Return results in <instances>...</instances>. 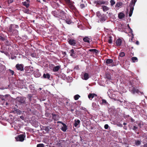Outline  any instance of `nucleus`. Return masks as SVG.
<instances>
[{
  "instance_id": "nucleus-1",
  "label": "nucleus",
  "mask_w": 147,
  "mask_h": 147,
  "mask_svg": "<svg viewBox=\"0 0 147 147\" xmlns=\"http://www.w3.org/2000/svg\"><path fill=\"white\" fill-rule=\"evenodd\" d=\"M52 14L55 17L57 18L61 17V19L65 18L67 14L62 10L59 9L52 12Z\"/></svg>"
},
{
  "instance_id": "nucleus-2",
  "label": "nucleus",
  "mask_w": 147,
  "mask_h": 147,
  "mask_svg": "<svg viewBox=\"0 0 147 147\" xmlns=\"http://www.w3.org/2000/svg\"><path fill=\"white\" fill-rule=\"evenodd\" d=\"M26 98L24 97H18L17 98V100L20 105L24 106H25L26 105Z\"/></svg>"
},
{
  "instance_id": "nucleus-3",
  "label": "nucleus",
  "mask_w": 147,
  "mask_h": 147,
  "mask_svg": "<svg viewBox=\"0 0 147 147\" xmlns=\"http://www.w3.org/2000/svg\"><path fill=\"white\" fill-rule=\"evenodd\" d=\"M18 28V25L11 24L9 28V30L10 32H11L14 34H18V31L16 29Z\"/></svg>"
},
{
  "instance_id": "nucleus-4",
  "label": "nucleus",
  "mask_w": 147,
  "mask_h": 147,
  "mask_svg": "<svg viewBox=\"0 0 147 147\" xmlns=\"http://www.w3.org/2000/svg\"><path fill=\"white\" fill-rule=\"evenodd\" d=\"M137 1V0H131V1L129 5V6L130 8V11L129 14V17H131L132 16L134 9V6Z\"/></svg>"
},
{
  "instance_id": "nucleus-5",
  "label": "nucleus",
  "mask_w": 147,
  "mask_h": 147,
  "mask_svg": "<svg viewBox=\"0 0 147 147\" xmlns=\"http://www.w3.org/2000/svg\"><path fill=\"white\" fill-rule=\"evenodd\" d=\"M68 40L69 44L71 46L78 47L80 45L79 43L74 39L71 38Z\"/></svg>"
},
{
  "instance_id": "nucleus-6",
  "label": "nucleus",
  "mask_w": 147,
  "mask_h": 147,
  "mask_svg": "<svg viewBox=\"0 0 147 147\" xmlns=\"http://www.w3.org/2000/svg\"><path fill=\"white\" fill-rule=\"evenodd\" d=\"M129 90L133 94H135V93H139L140 91L138 89V88L137 87H135L133 86H131L129 87ZM140 92L142 94H143L142 92Z\"/></svg>"
},
{
  "instance_id": "nucleus-7",
  "label": "nucleus",
  "mask_w": 147,
  "mask_h": 147,
  "mask_svg": "<svg viewBox=\"0 0 147 147\" xmlns=\"http://www.w3.org/2000/svg\"><path fill=\"white\" fill-rule=\"evenodd\" d=\"M25 136L23 134H20L18 136V137H16V141L23 142Z\"/></svg>"
},
{
  "instance_id": "nucleus-8",
  "label": "nucleus",
  "mask_w": 147,
  "mask_h": 147,
  "mask_svg": "<svg viewBox=\"0 0 147 147\" xmlns=\"http://www.w3.org/2000/svg\"><path fill=\"white\" fill-rule=\"evenodd\" d=\"M52 119L54 121H57L59 120V119L60 118V116L58 114H55L54 113L52 114Z\"/></svg>"
},
{
  "instance_id": "nucleus-9",
  "label": "nucleus",
  "mask_w": 147,
  "mask_h": 147,
  "mask_svg": "<svg viewBox=\"0 0 147 147\" xmlns=\"http://www.w3.org/2000/svg\"><path fill=\"white\" fill-rule=\"evenodd\" d=\"M16 67L18 70L20 71L24 70V66L22 64H17L16 65Z\"/></svg>"
},
{
  "instance_id": "nucleus-10",
  "label": "nucleus",
  "mask_w": 147,
  "mask_h": 147,
  "mask_svg": "<svg viewBox=\"0 0 147 147\" xmlns=\"http://www.w3.org/2000/svg\"><path fill=\"white\" fill-rule=\"evenodd\" d=\"M62 19L64 20L66 22L69 24H70L71 22V20L69 18L67 15L65 16V18H63Z\"/></svg>"
},
{
  "instance_id": "nucleus-11",
  "label": "nucleus",
  "mask_w": 147,
  "mask_h": 147,
  "mask_svg": "<svg viewBox=\"0 0 147 147\" xmlns=\"http://www.w3.org/2000/svg\"><path fill=\"white\" fill-rule=\"evenodd\" d=\"M76 53L74 51L73 49H72L70 51L69 53L70 54V55L72 57L74 58H76L77 57V55H76Z\"/></svg>"
},
{
  "instance_id": "nucleus-12",
  "label": "nucleus",
  "mask_w": 147,
  "mask_h": 147,
  "mask_svg": "<svg viewBox=\"0 0 147 147\" xmlns=\"http://www.w3.org/2000/svg\"><path fill=\"white\" fill-rule=\"evenodd\" d=\"M97 95L94 93H90L88 96V98L91 100L93 98L97 97Z\"/></svg>"
},
{
  "instance_id": "nucleus-13",
  "label": "nucleus",
  "mask_w": 147,
  "mask_h": 147,
  "mask_svg": "<svg viewBox=\"0 0 147 147\" xmlns=\"http://www.w3.org/2000/svg\"><path fill=\"white\" fill-rule=\"evenodd\" d=\"M122 40L120 38L118 39L116 41V44L117 46H120L121 45L122 43Z\"/></svg>"
},
{
  "instance_id": "nucleus-14",
  "label": "nucleus",
  "mask_w": 147,
  "mask_h": 147,
  "mask_svg": "<svg viewBox=\"0 0 147 147\" xmlns=\"http://www.w3.org/2000/svg\"><path fill=\"white\" fill-rule=\"evenodd\" d=\"M62 125L63 126L61 127V129L63 131L65 132L67 129V126L64 123L62 124Z\"/></svg>"
},
{
  "instance_id": "nucleus-15",
  "label": "nucleus",
  "mask_w": 147,
  "mask_h": 147,
  "mask_svg": "<svg viewBox=\"0 0 147 147\" xmlns=\"http://www.w3.org/2000/svg\"><path fill=\"white\" fill-rule=\"evenodd\" d=\"M51 75L48 73L46 74H44L43 75V77L44 78L47 79L48 80H50V78Z\"/></svg>"
},
{
  "instance_id": "nucleus-16",
  "label": "nucleus",
  "mask_w": 147,
  "mask_h": 147,
  "mask_svg": "<svg viewBox=\"0 0 147 147\" xmlns=\"http://www.w3.org/2000/svg\"><path fill=\"white\" fill-rule=\"evenodd\" d=\"M113 62V60L111 59H107L106 61V63L107 65H108L109 64L112 63Z\"/></svg>"
},
{
  "instance_id": "nucleus-17",
  "label": "nucleus",
  "mask_w": 147,
  "mask_h": 147,
  "mask_svg": "<svg viewBox=\"0 0 147 147\" xmlns=\"http://www.w3.org/2000/svg\"><path fill=\"white\" fill-rule=\"evenodd\" d=\"M60 66L58 65L53 68V71L54 72L58 71L60 68Z\"/></svg>"
},
{
  "instance_id": "nucleus-18",
  "label": "nucleus",
  "mask_w": 147,
  "mask_h": 147,
  "mask_svg": "<svg viewBox=\"0 0 147 147\" xmlns=\"http://www.w3.org/2000/svg\"><path fill=\"white\" fill-rule=\"evenodd\" d=\"M84 78H83V79H84L85 80H88L89 78V75L87 73H85L84 74Z\"/></svg>"
},
{
  "instance_id": "nucleus-19",
  "label": "nucleus",
  "mask_w": 147,
  "mask_h": 147,
  "mask_svg": "<svg viewBox=\"0 0 147 147\" xmlns=\"http://www.w3.org/2000/svg\"><path fill=\"white\" fill-rule=\"evenodd\" d=\"M80 123V121L78 119L75 120V123H74V126L75 127H77V126Z\"/></svg>"
},
{
  "instance_id": "nucleus-20",
  "label": "nucleus",
  "mask_w": 147,
  "mask_h": 147,
  "mask_svg": "<svg viewBox=\"0 0 147 147\" xmlns=\"http://www.w3.org/2000/svg\"><path fill=\"white\" fill-rule=\"evenodd\" d=\"M0 40L3 41L5 40V35L3 34H0Z\"/></svg>"
},
{
  "instance_id": "nucleus-21",
  "label": "nucleus",
  "mask_w": 147,
  "mask_h": 147,
  "mask_svg": "<svg viewBox=\"0 0 147 147\" xmlns=\"http://www.w3.org/2000/svg\"><path fill=\"white\" fill-rule=\"evenodd\" d=\"M125 16V15L122 13H120L118 14V18L119 19H121Z\"/></svg>"
},
{
  "instance_id": "nucleus-22",
  "label": "nucleus",
  "mask_w": 147,
  "mask_h": 147,
  "mask_svg": "<svg viewBox=\"0 0 147 147\" xmlns=\"http://www.w3.org/2000/svg\"><path fill=\"white\" fill-rule=\"evenodd\" d=\"M105 2L103 1H98L96 2L97 5H102L105 4Z\"/></svg>"
},
{
  "instance_id": "nucleus-23",
  "label": "nucleus",
  "mask_w": 147,
  "mask_h": 147,
  "mask_svg": "<svg viewBox=\"0 0 147 147\" xmlns=\"http://www.w3.org/2000/svg\"><path fill=\"white\" fill-rule=\"evenodd\" d=\"M90 38L88 37H85L83 38V40L84 42L88 43L90 42Z\"/></svg>"
},
{
  "instance_id": "nucleus-24",
  "label": "nucleus",
  "mask_w": 147,
  "mask_h": 147,
  "mask_svg": "<svg viewBox=\"0 0 147 147\" xmlns=\"http://www.w3.org/2000/svg\"><path fill=\"white\" fill-rule=\"evenodd\" d=\"M102 8L104 11H106L109 9V8L106 6H102Z\"/></svg>"
},
{
  "instance_id": "nucleus-25",
  "label": "nucleus",
  "mask_w": 147,
  "mask_h": 147,
  "mask_svg": "<svg viewBox=\"0 0 147 147\" xmlns=\"http://www.w3.org/2000/svg\"><path fill=\"white\" fill-rule=\"evenodd\" d=\"M92 106L95 109H97V107L98 106V105H97L96 104L95 102H93L92 103Z\"/></svg>"
},
{
  "instance_id": "nucleus-26",
  "label": "nucleus",
  "mask_w": 147,
  "mask_h": 147,
  "mask_svg": "<svg viewBox=\"0 0 147 147\" xmlns=\"http://www.w3.org/2000/svg\"><path fill=\"white\" fill-rule=\"evenodd\" d=\"M70 8L72 9H74L75 8L74 6L71 3L68 4Z\"/></svg>"
},
{
  "instance_id": "nucleus-27",
  "label": "nucleus",
  "mask_w": 147,
  "mask_h": 147,
  "mask_svg": "<svg viewBox=\"0 0 147 147\" xmlns=\"http://www.w3.org/2000/svg\"><path fill=\"white\" fill-rule=\"evenodd\" d=\"M105 77L106 78L109 80H111V76L109 74H106Z\"/></svg>"
},
{
  "instance_id": "nucleus-28",
  "label": "nucleus",
  "mask_w": 147,
  "mask_h": 147,
  "mask_svg": "<svg viewBox=\"0 0 147 147\" xmlns=\"http://www.w3.org/2000/svg\"><path fill=\"white\" fill-rule=\"evenodd\" d=\"M49 126L45 127H44V129L47 132H48L50 130V129H51V128H49Z\"/></svg>"
},
{
  "instance_id": "nucleus-29",
  "label": "nucleus",
  "mask_w": 147,
  "mask_h": 147,
  "mask_svg": "<svg viewBox=\"0 0 147 147\" xmlns=\"http://www.w3.org/2000/svg\"><path fill=\"white\" fill-rule=\"evenodd\" d=\"M25 6L26 8L29 7L30 5L29 3H27L25 1L22 3Z\"/></svg>"
},
{
  "instance_id": "nucleus-30",
  "label": "nucleus",
  "mask_w": 147,
  "mask_h": 147,
  "mask_svg": "<svg viewBox=\"0 0 147 147\" xmlns=\"http://www.w3.org/2000/svg\"><path fill=\"white\" fill-rule=\"evenodd\" d=\"M131 59L133 62H135L136 61L137 62L138 60L137 58L136 57H132L131 58Z\"/></svg>"
},
{
  "instance_id": "nucleus-31",
  "label": "nucleus",
  "mask_w": 147,
  "mask_h": 147,
  "mask_svg": "<svg viewBox=\"0 0 147 147\" xmlns=\"http://www.w3.org/2000/svg\"><path fill=\"white\" fill-rule=\"evenodd\" d=\"M102 102L101 103V104L102 105H104L107 103V102L106 100L105 99H102Z\"/></svg>"
},
{
  "instance_id": "nucleus-32",
  "label": "nucleus",
  "mask_w": 147,
  "mask_h": 147,
  "mask_svg": "<svg viewBox=\"0 0 147 147\" xmlns=\"http://www.w3.org/2000/svg\"><path fill=\"white\" fill-rule=\"evenodd\" d=\"M112 37L111 36H109V39H108V42L109 44H111L112 42Z\"/></svg>"
},
{
  "instance_id": "nucleus-33",
  "label": "nucleus",
  "mask_w": 147,
  "mask_h": 147,
  "mask_svg": "<svg viewBox=\"0 0 147 147\" xmlns=\"http://www.w3.org/2000/svg\"><path fill=\"white\" fill-rule=\"evenodd\" d=\"M80 96L78 94H76L74 96V98L75 100H77L80 97Z\"/></svg>"
},
{
  "instance_id": "nucleus-34",
  "label": "nucleus",
  "mask_w": 147,
  "mask_h": 147,
  "mask_svg": "<svg viewBox=\"0 0 147 147\" xmlns=\"http://www.w3.org/2000/svg\"><path fill=\"white\" fill-rule=\"evenodd\" d=\"M122 3L121 2L117 3H116L115 5V7H120L121 5H122Z\"/></svg>"
},
{
  "instance_id": "nucleus-35",
  "label": "nucleus",
  "mask_w": 147,
  "mask_h": 147,
  "mask_svg": "<svg viewBox=\"0 0 147 147\" xmlns=\"http://www.w3.org/2000/svg\"><path fill=\"white\" fill-rule=\"evenodd\" d=\"M45 115L46 117H51V113H49L48 112H46Z\"/></svg>"
},
{
  "instance_id": "nucleus-36",
  "label": "nucleus",
  "mask_w": 147,
  "mask_h": 147,
  "mask_svg": "<svg viewBox=\"0 0 147 147\" xmlns=\"http://www.w3.org/2000/svg\"><path fill=\"white\" fill-rule=\"evenodd\" d=\"M89 51L90 52H95V53H97L98 52L97 50L95 49H90L89 50Z\"/></svg>"
},
{
  "instance_id": "nucleus-37",
  "label": "nucleus",
  "mask_w": 147,
  "mask_h": 147,
  "mask_svg": "<svg viewBox=\"0 0 147 147\" xmlns=\"http://www.w3.org/2000/svg\"><path fill=\"white\" fill-rule=\"evenodd\" d=\"M141 142L139 140H137L135 142V144L136 146H138L141 144Z\"/></svg>"
},
{
  "instance_id": "nucleus-38",
  "label": "nucleus",
  "mask_w": 147,
  "mask_h": 147,
  "mask_svg": "<svg viewBox=\"0 0 147 147\" xmlns=\"http://www.w3.org/2000/svg\"><path fill=\"white\" fill-rule=\"evenodd\" d=\"M111 6L115 4V2L114 0H111L110 1Z\"/></svg>"
},
{
  "instance_id": "nucleus-39",
  "label": "nucleus",
  "mask_w": 147,
  "mask_h": 147,
  "mask_svg": "<svg viewBox=\"0 0 147 147\" xmlns=\"http://www.w3.org/2000/svg\"><path fill=\"white\" fill-rule=\"evenodd\" d=\"M32 97V96L30 94H28V95L27 98L29 99V101H31V98Z\"/></svg>"
},
{
  "instance_id": "nucleus-40",
  "label": "nucleus",
  "mask_w": 147,
  "mask_h": 147,
  "mask_svg": "<svg viewBox=\"0 0 147 147\" xmlns=\"http://www.w3.org/2000/svg\"><path fill=\"white\" fill-rule=\"evenodd\" d=\"M96 15L99 18H101V16H102V15H101L99 11H98L96 13Z\"/></svg>"
},
{
  "instance_id": "nucleus-41",
  "label": "nucleus",
  "mask_w": 147,
  "mask_h": 147,
  "mask_svg": "<svg viewBox=\"0 0 147 147\" xmlns=\"http://www.w3.org/2000/svg\"><path fill=\"white\" fill-rule=\"evenodd\" d=\"M53 4L55 6V7H54V8H57L59 7V5L58 4L56 3H55V2L53 3Z\"/></svg>"
},
{
  "instance_id": "nucleus-42",
  "label": "nucleus",
  "mask_w": 147,
  "mask_h": 147,
  "mask_svg": "<svg viewBox=\"0 0 147 147\" xmlns=\"http://www.w3.org/2000/svg\"><path fill=\"white\" fill-rule=\"evenodd\" d=\"M125 55V54L124 52H121L120 53L119 56L121 57H123Z\"/></svg>"
},
{
  "instance_id": "nucleus-43",
  "label": "nucleus",
  "mask_w": 147,
  "mask_h": 147,
  "mask_svg": "<svg viewBox=\"0 0 147 147\" xmlns=\"http://www.w3.org/2000/svg\"><path fill=\"white\" fill-rule=\"evenodd\" d=\"M37 147H44V145L42 144H39L37 145Z\"/></svg>"
},
{
  "instance_id": "nucleus-44",
  "label": "nucleus",
  "mask_w": 147,
  "mask_h": 147,
  "mask_svg": "<svg viewBox=\"0 0 147 147\" xmlns=\"http://www.w3.org/2000/svg\"><path fill=\"white\" fill-rule=\"evenodd\" d=\"M100 21H104L106 20V18L104 17H102L101 16V18H100Z\"/></svg>"
},
{
  "instance_id": "nucleus-45",
  "label": "nucleus",
  "mask_w": 147,
  "mask_h": 147,
  "mask_svg": "<svg viewBox=\"0 0 147 147\" xmlns=\"http://www.w3.org/2000/svg\"><path fill=\"white\" fill-rule=\"evenodd\" d=\"M9 71L10 74H11L12 75H13L14 73V72L12 70L10 69H9Z\"/></svg>"
},
{
  "instance_id": "nucleus-46",
  "label": "nucleus",
  "mask_w": 147,
  "mask_h": 147,
  "mask_svg": "<svg viewBox=\"0 0 147 147\" xmlns=\"http://www.w3.org/2000/svg\"><path fill=\"white\" fill-rule=\"evenodd\" d=\"M16 112L17 114H20L22 113V112L19 109L16 110Z\"/></svg>"
},
{
  "instance_id": "nucleus-47",
  "label": "nucleus",
  "mask_w": 147,
  "mask_h": 147,
  "mask_svg": "<svg viewBox=\"0 0 147 147\" xmlns=\"http://www.w3.org/2000/svg\"><path fill=\"white\" fill-rule=\"evenodd\" d=\"M29 88L31 90H34V87L32 85H30L29 86Z\"/></svg>"
},
{
  "instance_id": "nucleus-48",
  "label": "nucleus",
  "mask_w": 147,
  "mask_h": 147,
  "mask_svg": "<svg viewBox=\"0 0 147 147\" xmlns=\"http://www.w3.org/2000/svg\"><path fill=\"white\" fill-rule=\"evenodd\" d=\"M65 1L66 2V3L68 4L71 3V2L70 0H65Z\"/></svg>"
},
{
  "instance_id": "nucleus-49",
  "label": "nucleus",
  "mask_w": 147,
  "mask_h": 147,
  "mask_svg": "<svg viewBox=\"0 0 147 147\" xmlns=\"http://www.w3.org/2000/svg\"><path fill=\"white\" fill-rule=\"evenodd\" d=\"M109 127V125L107 124H105L104 126V128L106 129H108V127Z\"/></svg>"
},
{
  "instance_id": "nucleus-50",
  "label": "nucleus",
  "mask_w": 147,
  "mask_h": 147,
  "mask_svg": "<svg viewBox=\"0 0 147 147\" xmlns=\"http://www.w3.org/2000/svg\"><path fill=\"white\" fill-rule=\"evenodd\" d=\"M129 119H130L131 122L133 123V122H134L135 120L134 119H133L132 118H131V117H130L129 118Z\"/></svg>"
},
{
  "instance_id": "nucleus-51",
  "label": "nucleus",
  "mask_w": 147,
  "mask_h": 147,
  "mask_svg": "<svg viewBox=\"0 0 147 147\" xmlns=\"http://www.w3.org/2000/svg\"><path fill=\"white\" fill-rule=\"evenodd\" d=\"M138 129V127L135 126H133V129L134 130H136L137 129Z\"/></svg>"
},
{
  "instance_id": "nucleus-52",
  "label": "nucleus",
  "mask_w": 147,
  "mask_h": 147,
  "mask_svg": "<svg viewBox=\"0 0 147 147\" xmlns=\"http://www.w3.org/2000/svg\"><path fill=\"white\" fill-rule=\"evenodd\" d=\"M5 44L6 45H8V46L9 45V42L7 40H6V41L5 43Z\"/></svg>"
},
{
  "instance_id": "nucleus-53",
  "label": "nucleus",
  "mask_w": 147,
  "mask_h": 147,
  "mask_svg": "<svg viewBox=\"0 0 147 147\" xmlns=\"http://www.w3.org/2000/svg\"><path fill=\"white\" fill-rule=\"evenodd\" d=\"M80 6L81 8H82L85 7V5L84 4H81L80 5Z\"/></svg>"
},
{
  "instance_id": "nucleus-54",
  "label": "nucleus",
  "mask_w": 147,
  "mask_h": 147,
  "mask_svg": "<svg viewBox=\"0 0 147 147\" xmlns=\"http://www.w3.org/2000/svg\"><path fill=\"white\" fill-rule=\"evenodd\" d=\"M13 1V0H8V3H11Z\"/></svg>"
},
{
  "instance_id": "nucleus-55",
  "label": "nucleus",
  "mask_w": 147,
  "mask_h": 147,
  "mask_svg": "<svg viewBox=\"0 0 147 147\" xmlns=\"http://www.w3.org/2000/svg\"><path fill=\"white\" fill-rule=\"evenodd\" d=\"M20 118L23 120H24V117L23 116H20Z\"/></svg>"
},
{
  "instance_id": "nucleus-56",
  "label": "nucleus",
  "mask_w": 147,
  "mask_h": 147,
  "mask_svg": "<svg viewBox=\"0 0 147 147\" xmlns=\"http://www.w3.org/2000/svg\"><path fill=\"white\" fill-rule=\"evenodd\" d=\"M127 26H128V28L130 29L131 31V32H132V30L131 28H130V27L129 26V24H128Z\"/></svg>"
},
{
  "instance_id": "nucleus-57",
  "label": "nucleus",
  "mask_w": 147,
  "mask_h": 147,
  "mask_svg": "<svg viewBox=\"0 0 147 147\" xmlns=\"http://www.w3.org/2000/svg\"><path fill=\"white\" fill-rule=\"evenodd\" d=\"M24 12L25 13H27L28 12V10L27 9H25Z\"/></svg>"
},
{
  "instance_id": "nucleus-58",
  "label": "nucleus",
  "mask_w": 147,
  "mask_h": 147,
  "mask_svg": "<svg viewBox=\"0 0 147 147\" xmlns=\"http://www.w3.org/2000/svg\"><path fill=\"white\" fill-rule=\"evenodd\" d=\"M57 123H61V124H62L63 123H63L62 121H57Z\"/></svg>"
},
{
  "instance_id": "nucleus-59",
  "label": "nucleus",
  "mask_w": 147,
  "mask_h": 147,
  "mask_svg": "<svg viewBox=\"0 0 147 147\" xmlns=\"http://www.w3.org/2000/svg\"><path fill=\"white\" fill-rule=\"evenodd\" d=\"M143 147H147V143L145 144L143 146Z\"/></svg>"
},
{
  "instance_id": "nucleus-60",
  "label": "nucleus",
  "mask_w": 147,
  "mask_h": 147,
  "mask_svg": "<svg viewBox=\"0 0 147 147\" xmlns=\"http://www.w3.org/2000/svg\"><path fill=\"white\" fill-rule=\"evenodd\" d=\"M123 129L125 130H127V127L126 126H124L123 127Z\"/></svg>"
},
{
  "instance_id": "nucleus-61",
  "label": "nucleus",
  "mask_w": 147,
  "mask_h": 147,
  "mask_svg": "<svg viewBox=\"0 0 147 147\" xmlns=\"http://www.w3.org/2000/svg\"><path fill=\"white\" fill-rule=\"evenodd\" d=\"M139 42L138 41H137L136 42V44L137 45H139Z\"/></svg>"
},
{
  "instance_id": "nucleus-62",
  "label": "nucleus",
  "mask_w": 147,
  "mask_h": 147,
  "mask_svg": "<svg viewBox=\"0 0 147 147\" xmlns=\"http://www.w3.org/2000/svg\"><path fill=\"white\" fill-rule=\"evenodd\" d=\"M74 109H71L70 110V111L72 113L74 111Z\"/></svg>"
},
{
  "instance_id": "nucleus-63",
  "label": "nucleus",
  "mask_w": 147,
  "mask_h": 147,
  "mask_svg": "<svg viewBox=\"0 0 147 147\" xmlns=\"http://www.w3.org/2000/svg\"><path fill=\"white\" fill-rule=\"evenodd\" d=\"M123 125H127V123L125 122H124L123 123Z\"/></svg>"
},
{
  "instance_id": "nucleus-64",
  "label": "nucleus",
  "mask_w": 147,
  "mask_h": 147,
  "mask_svg": "<svg viewBox=\"0 0 147 147\" xmlns=\"http://www.w3.org/2000/svg\"><path fill=\"white\" fill-rule=\"evenodd\" d=\"M119 126L121 127H123V125H122V124H119Z\"/></svg>"
}]
</instances>
